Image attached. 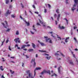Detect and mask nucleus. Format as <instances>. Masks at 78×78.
I'll return each mask as SVG.
<instances>
[{"instance_id":"37998d69","label":"nucleus","mask_w":78,"mask_h":78,"mask_svg":"<svg viewBox=\"0 0 78 78\" xmlns=\"http://www.w3.org/2000/svg\"><path fill=\"white\" fill-rule=\"evenodd\" d=\"M48 7L49 8H51V6H50V4H48Z\"/></svg>"},{"instance_id":"423d86ee","label":"nucleus","mask_w":78,"mask_h":78,"mask_svg":"<svg viewBox=\"0 0 78 78\" xmlns=\"http://www.w3.org/2000/svg\"><path fill=\"white\" fill-rule=\"evenodd\" d=\"M61 55L62 56H63V57H64L65 56L63 54H62V53L59 52V51H58L57 53H55V55L56 56H57L58 55Z\"/></svg>"},{"instance_id":"f704fd0d","label":"nucleus","mask_w":78,"mask_h":78,"mask_svg":"<svg viewBox=\"0 0 78 78\" xmlns=\"http://www.w3.org/2000/svg\"><path fill=\"white\" fill-rule=\"evenodd\" d=\"M11 73H12V74H13V73H14V71H12L11 70H10Z\"/></svg>"},{"instance_id":"473e14b6","label":"nucleus","mask_w":78,"mask_h":78,"mask_svg":"<svg viewBox=\"0 0 78 78\" xmlns=\"http://www.w3.org/2000/svg\"><path fill=\"white\" fill-rule=\"evenodd\" d=\"M6 0V4H8V3H9V0Z\"/></svg>"},{"instance_id":"864d4df0","label":"nucleus","mask_w":78,"mask_h":78,"mask_svg":"<svg viewBox=\"0 0 78 78\" xmlns=\"http://www.w3.org/2000/svg\"><path fill=\"white\" fill-rule=\"evenodd\" d=\"M1 78H5V77H4V76H3V75H2V77Z\"/></svg>"},{"instance_id":"c756f323","label":"nucleus","mask_w":78,"mask_h":78,"mask_svg":"<svg viewBox=\"0 0 78 78\" xmlns=\"http://www.w3.org/2000/svg\"><path fill=\"white\" fill-rule=\"evenodd\" d=\"M39 51H41V52H43V53H47V52L46 51H41L39 50Z\"/></svg>"},{"instance_id":"a19ab883","label":"nucleus","mask_w":78,"mask_h":78,"mask_svg":"<svg viewBox=\"0 0 78 78\" xmlns=\"http://www.w3.org/2000/svg\"><path fill=\"white\" fill-rule=\"evenodd\" d=\"M68 1H69V0H66V3L67 4V3H69V2H68Z\"/></svg>"},{"instance_id":"8fccbe9b","label":"nucleus","mask_w":78,"mask_h":78,"mask_svg":"<svg viewBox=\"0 0 78 78\" xmlns=\"http://www.w3.org/2000/svg\"><path fill=\"white\" fill-rule=\"evenodd\" d=\"M2 61H5V59H4V58H2Z\"/></svg>"},{"instance_id":"1a4fd4ad","label":"nucleus","mask_w":78,"mask_h":78,"mask_svg":"<svg viewBox=\"0 0 78 78\" xmlns=\"http://www.w3.org/2000/svg\"><path fill=\"white\" fill-rule=\"evenodd\" d=\"M31 63H32L33 64L34 63L33 65L34 66H36V62H35V59H34H34H32L31 61Z\"/></svg>"},{"instance_id":"a211bd4d","label":"nucleus","mask_w":78,"mask_h":78,"mask_svg":"<svg viewBox=\"0 0 78 78\" xmlns=\"http://www.w3.org/2000/svg\"><path fill=\"white\" fill-rule=\"evenodd\" d=\"M10 13H11V12H9V10H8V11L6 12V13L5 15V16L7 17V16H8V15L10 14Z\"/></svg>"},{"instance_id":"4be33fe9","label":"nucleus","mask_w":78,"mask_h":78,"mask_svg":"<svg viewBox=\"0 0 78 78\" xmlns=\"http://www.w3.org/2000/svg\"><path fill=\"white\" fill-rule=\"evenodd\" d=\"M60 15L59 14L57 16V18L58 21H59V17H60Z\"/></svg>"},{"instance_id":"f257e3e1","label":"nucleus","mask_w":78,"mask_h":78,"mask_svg":"<svg viewBox=\"0 0 78 78\" xmlns=\"http://www.w3.org/2000/svg\"><path fill=\"white\" fill-rule=\"evenodd\" d=\"M49 34H50H50H51V36H52V37H54L55 39L56 36H57V38H58V40H61V37H60L58 36V35H57L56 34H52V33H53V32H49Z\"/></svg>"},{"instance_id":"774afa93","label":"nucleus","mask_w":78,"mask_h":78,"mask_svg":"<svg viewBox=\"0 0 78 78\" xmlns=\"http://www.w3.org/2000/svg\"><path fill=\"white\" fill-rule=\"evenodd\" d=\"M8 40H7V41H6V43H8Z\"/></svg>"},{"instance_id":"5701e85b","label":"nucleus","mask_w":78,"mask_h":78,"mask_svg":"<svg viewBox=\"0 0 78 78\" xmlns=\"http://www.w3.org/2000/svg\"><path fill=\"white\" fill-rule=\"evenodd\" d=\"M25 23H26V24H27V26H30V23L27 22L26 21H25Z\"/></svg>"},{"instance_id":"6e6552de","label":"nucleus","mask_w":78,"mask_h":78,"mask_svg":"<svg viewBox=\"0 0 78 78\" xmlns=\"http://www.w3.org/2000/svg\"><path fill=\"white\" fill-rule=\"evenodd\" d=\"M36 31V30L35 28H33V30L30 31V33L31 34H34V32Z\"/></svg>"},{"instance_id":"20e7f679","label":"nucleus","mask_w":78,"mask_h":78,"mask_svg":"<svg viewBox=\"0 0 78 78\" xmlns=\"http://www.w3.org/2000/svg\"><path fill=\"white\" fill-rule=\"evenodd\" d=\"M39 20L40 23H41V24H42L43 25L42 26L43 27H44V28H46V24H45V23H44V21H41V20H40V19H39Z\"/></svg>"},{"instance_id":"58836bf2","label":"nucleus","mask_w":78,"mask_h":78,"mask_svg":"<svg viewBox=\"0 0 78 78\" xmlns=\"http://www.w3.org/2000/svg\"><path fill=\"white\" fill-rule=\"evenodd\" d=\"M9 49L10 51H11V47L10 46H9Z\"/></svg>"},{"instance_id":"603ef678","label":"nucleus","mask_w":78,"mask_h":78,"mask_svg":"<svg viewBox=\"0 0 78 78\" xmlns=\"http://www.w3.org/2000/svg\"><path fill=\"white\" fill-rule=\"evenodd\" d=\"M16 47H18V44L15 45V48H16Z\"/></svg>"},{"instance_id":"052dcab7","label":"nucleus","mask_w":78,"mask_h":78,"mask_svg":"<svg viewBox=\"0 0 78 78\" xmlns=\"http://www.w3.org/2000/svg\"><path fill=\"white\" fill-rule=\"evenodd\" d=\"M21 6L22 7V8H23V7H24V6H23V5H22V4H21Z\"/></svg>"},{"instance_id":"f3484780","label":"nucleus","mask_w":78,"mask_h":78,"mask_svg":"<svg viewBox=\"0 0 78 78\" xmlns=\"http://www.w3.org/2000/svg\"><path fill=\"white\" fill-rule=\"evenodd\" d=\"M59 28L61 30H64V29H65V27H64V26H61L60 25H59Z\"/></svg>"},{"instance_id":"9d476101","label":"nucleus","mask_w":78,"mask_h":78,"mask_svg":"<svg viewBox=\"0 0 78 78\" xmlns=\"http://www.w3.org/2000/svg\"><path fill=\"white\" fill-rule=\"evenodd\" d=\"M34 76H33V74H29V77L27 76V78H34Z\"/></svg>"},{"instance_id":"6ab92c4d","label":"nucleus","mask_w":78,"mask_h":78,"mask_svg":"<svg viewBox=\"0 0 78 78\" xmlns=\"http://www.w3.org/2000/svg\"><path fill=\"white\" fill-rule=\"evenodd\" d=\"M38 42L41 44V46H44V45H46L45 44H44V43H43L42 42H40V41H38Z\"/></svg>"},{"instance_id":"7c9ffc66","label":"nucleus","mask_w":78,"mask_h":78,"mask_svg":"<svg viewBox=\"0 0 78 78\" xmlns=\"http://www.w3.org/2000/svg\"><path fill=\"white\" fill-rule=\"evenodd\" d=\"M34 50L33 49H29L28 50V51H33Z\"/></svg>"},{"instance_id":"9b49d317","label":"nucleus","mask_w":78,"mask_h":78,"mask_svg":"<svg viewBox=\"0 0 78 78\" xmlns=\"http://www.w3.org/2000/svg\"><path fill=\"white\" fill-rule=\"evenodd\" d=\"M76 6V5H75V4H74L73 5V7L71 8V10L73 12H74V11L76 9V8H75Z\"/></svg>"},{"instance_id":"bb28decb","label":"nucleus","mask_w":78,"mask_h":78,"mask_svg":"<svg viewBox=\"0 0 78 78\" xmlns=\"http://www.w3.org/2000/svg\"><path fill=\"white\" fill-rule=\"evenodd\" d=\"M71 53H72L73 56V57H74V58H75V55L73 54V51H71Z\"/></svg>"},{"instance_id":"a878e982","label":"nucleus","mask_w":78,"mask_h":78,"mask_svg":"<svg viewBox=\"0 0 78 78\" xmlns=\"http://www.w3.org/2000/svg\"><path fill=\"white\" fill-rule=\"evenodd\" d=\"M69 62L70 64H71V65H73V62L71 61H69Z\"/></svg>"},{"instance_id":"338daca9","label":"nucleus","mask_w":78,"mask_h":78,"mask_svg":"<svg viewBox=\"0 0 78 78\" xmlns=\"http://www.w3.org/2000/svg\"><path fill=\"white\" fill-rule=\"evenodd\" d=\"M20 18H21V19H23V18H22V16H20Z\"/></svg>"},{"instance_id":"39448f33","label":"nucleus","mask_w":78,"mask_h":78,"mask_svg":"<svg viewBox=\"0 0 78 78\" xmlns=\"http://www.w3.org/2000/svg\"><path fill=\"white\" fill-rule=\"evenodd\" d=\"M4 22L6 24V26H5V24L4 23H2V25H3V27H4L5 28H7L6 27H8V22H7V21H5Z\"/></svg>"},{"instance_id":"79ce46f5","label":"nucleus","mask_w":78,"mask_h":78,"mask_svg":"<svg viewBox=\"0 0 78 78\" xmlns=\"http://www.w3.org/2000/svg\"><path fill=\"white\" fill-rule=\"evenodd\" d=\"M65 20H66L67 24H68V20H67V19H65Z\"/></svg>"},{"instance_id":"bf43d9fd","label":"nucleus","mask_w":78,"mask_h":78,"mask_svg":"<svg viewBox=\"0 0 78 78\" xmlns=\"http://www.w3.org/2000/svg\"><path fill=\"white\" fill-rule=\"evenodd\" d=\"M38 57V55H37V54H36V58H37Z\"/></svg>"},{"instance_id":"cd10ccee","label":"nucleus","mask_w":78,"mask_h":78,"mask_svg":"<svg viewBox=\"0 0 78 78\" xmlns=\"http://www.w3.org/2000/svg\"><path fill=\"white\" fill-rule=\"evenodd\" d=\"M0 69L1 70H2V71H3L4 70V69L3 68V66H0Z\"/></svg>"},{"instance_id":"0eeeda50","label":"nucleus","mask_w":78,"mask_h":78,"mask_svg":"<svg viewBox=\"0 0 78 78\" xmlns=\"http://www.w3.org/2000/svg\"><path fill=\"white\" fill-rule=\"evenodd\" d=\"M41 69H42V68L40 67H37L36 68V69H34V76H36V71L37 70H41Z\"/></svg>"},{"instance_id":"ea45409f","label":"nucleus","mask_w":78,"mask_h":78,"mask_svg":"<svg viewBox=\"0 0 78 78\" xmlns=\"http://www.w3.org/2000/svg\"><path fill=\"white\" fill-rule=\"evenodd\" d=\"M5 39H4V41L2 42L1 45H3V43L4 42H5Z\"/></svg>"},{"instance_id":"ddd939ff","label":"nucleus","mask_w":78,"mask_h":78,"mask_svg":"<svg viewBox=\"0 0 78 78\" xmlns=\"http://www.w3.org/2000/svg\"><path fill=\"white\" fill-rule=\"evenodd\" d=\"M19 38H16L14 40V41L16 42V43H17V42H18V43H20V41H19Z\"/></svg>"},{"instance_id":"393cba45","label":"nucleus","mask_w":78,"mask_h":78,"mask_svg":"<svg viewBox=\"0 0 78 78\" xmlns=\"http://www.w3.org/2000/svg\"><path fill=\"white\" fill-rule=\"evenodd\" d=\"M25 47H27V45H23V46H22V47L21 48L22 49L23 48H25Z\"/></svg>"},{"instance_id":"4c0bfd02","label":"nucleus","mask_w":78,"mask_h":78,"mask_svg":"<svg viewBox=\"0 0 78 78\" xmlns=\"http://www.w3.org/2000/svg\"><path fill=\"white\" fill-rule=\"evenodd\" d=\"M44 12L45 13H46V12H47V9H44Z\"/></svg>"},{"instance_id":"dca6fc26","label":"nucleus","mask_w":78,"mask_h":78,"mask_svg":"<svg viewBox=\"0 0 78 78\" xmlns=\"http://www.w3.org/2000/svg\"><path fill=\"white\" fill-rule=\"evenodd\" d=\"M51 72L52 73V75L51 76H57V75L55 73H53V71L52 70L51 71Z\"/></svg>"},{"instance_id":"a18cd8bd","label":"nucleus","mask_w":78,"mask_h":78,"mask_svg":"<svg viewBox=\"0 0 78 78\" xmlns=\"http://www.w3.org/2000/svg\"><path fill=\"white\" fill-rule=\"evenodd\" d=\"M76 28H77V27H76V26L74 27V29H76Z\"/></svg>"},{"instance_id":"c03bdc74","label":"nucleus","mask_w":78,"mask_h":78,"mask_svg":"<svg viewBox=\"0 0 78 78\" xmlns=\"http://www.w3.org/2000/svg\"><path fill=\"white\" fill-rule=\"evenodd\" d=\"M38 16H39L40 17V18H41V19H42V17H41V15H40L38 14Z\"/></svg>"},{"instance_id":"aec40b11","label":"nucleus","mask_w":78,"mask_h":78,"mask_svg":"<svg viewBox=\"0 0 78 78\" xmlns=\"http://www.w3.org/2000/svg\"><path fill=\"white\" fill-rule=\"evenodd\" d=\"M68 39H69V37H66V39H65V42L66 43H67L69 41Z\"/></svg>"},{"instance_id":"b1692460","label":"nucleus","mask_w":78,"mask_h":78,"mask_svg":"<svg viewBox=\"0 0 78 78\" xmlns=\"http://www.w3.org/2000/svg\"><path fill=\"white\" fill-rule=\"evenodd\" d=\"M32 46L34 48H36V45L34 43H32Z\"/></svg>"},{"instance_id":"72a5a7b5","label":"nucleus","mask_w":78,"mask_h":78,"mask_svg":"<svg viewBox=\"0 0 78 78\" xmlns=\"http://www.w3.org/2000/svg\"><path fill=\"white\" fill-rule=\"evenodd\" d=\"M11 30V29L8 28V29L6 30L7 32H9Z\"/></svg>"},{"instance_id":"0e129e2a","label":"nucleus","mask_w":78,"mask_h":78,"mask_svg":"<svg viewBox=\"0 0 78 78\" xmlns=\"http://www.w3.org/2000/svg\"><path fill=\"white\" fill-rule=\"evenodd\" d=\"M55 23L56 25H57L58 24V22H57V21H55Z\"/></svg>"},{"instance_id":"412c9836","label":"nucleus","mask_w":78,"mask_h":78,"mask_svg":"<svg viewBox=\"0 0 78 78\" xmlns=\"http://www.w3.org/2000/svg\"><path fill=\"white\" fill-rule=\"evenodd\" d=\"M26 73L28 74V76H29V74H32V73H30V70H28L26 71Z\"/></svg>"},{"instance_id":"2f4dec72","label":"nucleus","mask_w":78,"mask_h":78,"mask_svg":"<svg viewBox=\"0 0 78 78\" xmlns=\"http://www.w3.org/2000/svg\"><path fill=\"white\" fill-rule=\"evenodd\" d=\"M16 35H19V31H16Z\"/></svg>"},{"instance_id":"680f3d73","label":"nucleus","mask_w":78,"mask_h":78,"mask_svg":"<svg viewBox=\"0 0 78 78\" xmlns=\"http://www.w3.org/2000/svg\"><path fill=\"white\" fill-rule=\"evenodd\" d=\"M23 50H24L25 51H27V49H23Z\"/></svg>"},{"instance_id":"c9c22d12","label":"nucleus","mask_w":78,"mask_h":78,"mask_svg":"<svg viewBox=\"0 0 78 78\" xmlns=\"http://www.w3.org/2000/svg\"><path fill=\"white\" fill-rule=\"evenodd\" d=\"M74 40H75V41L76 42H77V40H76V38L74 37Z\"/></svg>"},{"instance_id":"6e6d98bb","label":"nucleus","mask_w":78,"mask_h":78,"mask_svg":"<svg viewBox=\"0 0 78 78\" xmlns=\"http://www.w3.org/2000/svg\"><path fill=\"white\" fill-rule=\"evenodd\" d=\"M11 58H12V59H14L15 58V57H11Z\"/></svg>"},{"instance_id":"f8f14e48","label":"nucleus","mask_w":78,"mask_h":78,"mask_svg":"<svg viewBox=\"0 0 78 78\" xmlns=\"http://www.w3.org/2000/svg\"><path fill=\"white\" fill-rule=\"evenodd\" d=\"M62 68L61 67V66H60L58 68V73H61L60 72H61V71H62Z\"/></svg>"},{"instance_id":"e2e57ef3","label":"nucleus","mask_w":78,"mask_h":78,"mask_svg":"<svg viewBox=\"0 0 78 78\" xmlns=\"http://www.w3.org/2000/svg\"><path fill=\"white\" fill-rule=\"evenodd\" d=\"M57 16H56V14H55L54 15V17L56 18V17Z\"/></svg>"},{"instance_id":"09e8293b","label":"nucleus","mask_w":78,"mask_h":78,"mask_svg":"<svg viewBox=\"0 0 78 78\" xmlns=\"http://www.w3.org/2000/svg\"><path fill=\"white\" fill-rule=\"evenodd\" d=\"M32 6H33V8H34V9H35V8H36V7H35V6L34 5H32Z\"/></svg>"},{"instance_id":"e433bc0d","label":"nucleus","mask_w":78,"mask_h":78,"mask_svg":"<svg viewBox=\"0 0 78 78\" xmlns=\"http://www.w3.org/2000/svg\"><path fill=\"white\" fill-rule=\"evenodd\" d=\"M56 12H57V13H58H58H59V9H57L56 10Z\"/></svg>"},{"instance_id":"f03ea898","label":"nucleus","mask_w":78,"mask_h":78,"mask_svg":"<svg viewBox=\"0 0 78 78\" xmlns=\"http://www.w3.org/2000/svg\"><path fill=\"white\" fill-rule=\"evenodd\" d=\"M43 55H44L46 58L47 59H48V60H50V58H51V56H50L49 54H43Z\"/></svg>"},{"instance_id":"7ed1b4c3","label":"nucleus","mask_w":78,"mask_h":78,"mask_svg":"<svg viewBox=\"0 0 78 78\" xmlns=\"http://www.w3.org/2000/svg\"><path fill=\"white\" fill-rule=\"evenodd\" d=\"M44 39H45L46 40V42H49V43H52V42L51 41V40H50V39L48 38V37H44Z\"/></svg>"},{"instance_id":"4d7b16f0","label":"nucleus","mask_w":78,"mask_h":78,"mask_svg":"<svg viewBox=\"0 0 78 78\" xmlns=\"http://www.w3.org/2000/svg\"><path fill=\"white\" fill-rule=\"evenodd\" d=\"M30 44H27V45H26V47H30Z\"/></svg>"},{"instance_id":"69168bd1","label":"nucleus","mask_w":78,"mask_h":78,"mask_svg":"<svg viewBox=\"0 0 78 78\" xmlns=\"http://www.w3.org/2000/svg\"><path fill=\"white\" fill-rule=\"evenodd\" d=\"M12 8V6L10 5L9 7V8Z\"/></svg>"},{"instance_id":"13d9d810","label":"nucleus","mask_w":78,"mask_h":78,"mask_svg":"<svg viewBox=\"0 0 78 78\" xmlns=\"http://www.w3.org/2000/svg\"><path fill=\"white\" fill-rule=\"evenodd\" d=\"M47 28H49L50 29L51 28V27H50V26H48L47 27Z\"/></svg>"},{"instance_id":"2eb2a0df","label":"nucleus","mask_w":78,"mask_h":78,"mask_svg":"<svg viewBox=\"0 0 78 78\" xmlns=\"http://www.w3.org/2000/svg\"><path fill=\"white\" fill-rule=\"evenodd\" d=\"M74 3L75 5L76 6V5H77V8H78V0H74Z\"/></svg>"},{"instance_id":"c85d7f7f","label":"nucleus","mask_w":78,"mask_h":78,"mask_svg":"<svg viewBox=\"0 0 78 78\" xmlns=\"http://www.w3.org/2000/svg\"><path fill=\"white\" fill-rule=\"evenodd\" d=\"M11 17L13 18H15L16 17V15H11Z\"/></svg>"},{"instance_id":"3c124183","label":"nucleus","mask_w":78,"mask_h":78,"mask_svg":"<svg viewBox=\"0 0 78 78\" xmlns=\"http://www.w3.org/2000/svg\"><path fill=\"white\" fill-rule=\"evenodd\" d=\"M35 13H36L37 14H39V12H35Z\"/></svg>"},{"instance_id":"5fc2aeb1","label":"nucleus","mask_w":78,"mask_h":78,"mask_svg":"<svg viewBox=\"0 0 78 78\" xmlns=\"http://www.w3.org/2000/svg\"><path fill=\"white\" fill-rule=\"evenodd\" d=\"M37 25H40V24L39 23H37Z\"/></svg>"},{"instance_id":"de8ad7c7","label":"nucleus","mask_w":78,"mask_h":78,"mask_svg":"<svg viewBox=\"0 0 78 78\" xmlns=\"http://www.w3.org/2000/svg\"><path fill=\"white\" fill-rule=\"evenodd\" d=\"M45 73L43 71V72L41 73V75H43V74H44Z\"/></svg>"},{"instance_id":"4468645a","label":"nucleus","mask_w":78,"mask_h":78,"mask_svg":"<svg viewBox=\"0 0 78 78\" xmlns=\"http://www.w3.org/2000/svg\"><path fill=\"white\" fill-rule=\"evenodd\" d=\"M43 71L44 72V73H48L49 74V75H50V72L49 70H44Z\"/></svg>"},{"instance_id":"49530a36","label":"nucleus","mask_w":78,"mask_h":78,"mask_svg":"<svg viewBox=\"0 0 78 78\" xmlns=\"http://www.w3.org/2000/svg\"><path fill=\"white\" fill-rule=\"evenodd\" d=\"M24 65H25V64H24V63H22V67H24Z\"/></svg>"}]
</instances>
